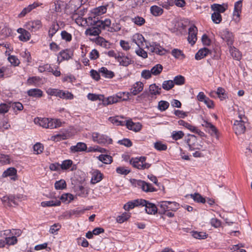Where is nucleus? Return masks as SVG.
<instances>
[{
  "label": "nucleus",
  "instance_id": "f257e3e1",
  "mask_svg": "<svg viewBox=\"0 0 252 252\" xmlns=\"http://www.w3.org/2000/svg\"><path fill=\"white\" fill-rule=\"evenodd\" d=\"M34 122L35 124L46 128H54L61 126V122L58 120H50L46 118L37 117L34 119Z\"/></svg>",
  "mask_w": 252,
  "mask_h": 252
},
{
  "label": "nucleus",
  "instance_id": "f03ea898",
  "mask_svg": "<svg viewBox=\"0 0 252 252\" xmlns=\"http://www.w3.org/2000/svg\"><path fill=\"white\" fill-rule=\"evenodd\" d=\"M159 207V214H165L167 211H176L179 207V204L176 202L161 201L158 205Z\"/></svg>",
  "mask_w": 252,
  "mask_h": 252
},
{
  "label": "nucleus",
  "instance_id": "7ed1b4c3",
  "mask_svg": "<svg viewBox=\"0 0 252 252\" xmlns=\"http://www.w3.org/2000/svg\"><path fill=\"white\" fill-rule=\"evenodd\" d=\"M186 141L190 151L200 150L203 147L201 140L194 135H189Z\"/></svg>",
  "mask_w": 252,
  "mask_h": 252
},
{
  "label": "nucleus",
  "instance_id": "20e7f679",
  "mask_svg": "<svg viewBox=\"0 0 252 252\" xmlns=\"http://www.w3.org/2000/svg\"><path fill=\"white\" fill-rule=\"evenodd\" d=\"M245 122L242 118L234 122L233 129L237 135H240L245 132L246 127L244 125Z\"/></svg>",
  "mask_w": 252,
  "mask_h": 252
},
{
  "label": "nucleus",
  "instance_id": "39448f33",
  "mask_svg": "<svg viewBox=\"0 0 252 252\" xmlns=\"http://www.w3.org/2000/svg\"><path fill=\"white\" fill-rule=\"evenodd\" d=\"M117 61L119 63L120 65L124 66H127L134 62L131 58L125 56V54L122 52L118 53Z\"/></svg>",
  "mask_w": 252,
  "mask_h": 252
},
{
  "label": "nucleus",
  "instance_id": "423d86ee",
  "mask_svg": "<svg viewBox=\"0 0 252 252\" xmlns=\"http://www.w3.org/2000/svg\"><path fill=\"white\" fill-rule=\"evenodd\" d=\"M221 38L225 41L227 45L231 46L233 44L234 41L233 35L232 32H230L227 29H225L220 32Z\"/></svg>",
  "mask_w": 252,
  "mask_h": 252
},
{
  "label": "nucleus",
  "instance_id": "0eeeda50",
  "mask_svg": "<svg viewBox=\"0 0 252 252\" xmlns=\"http://www.w3.org/2000/svg\"><path fill=\"white\" fill-rule=\"evenodd\" d=\"M73 55V52L69 50H63L59 53L58 56L57 62L59 63H60L64 60H68L72 58Z\"/></svg>",
  "mask_w": 252,
  "mask_h": 252
},
{
  "label": "nucleus",
  "instance_id": "6e6552de",
  "mask_svg": "<svg viewBox=\"0 0 252 252\" xmlns=\"http://www.w3.org/2000/svg\"><path fill=\"white\" fill-rule=\"evenodd\" d=\"M197 29L194 26H191L189 29L188 41L189 43L193 45L197 40Z\"/></svg>",
  "mask_w": 252,
  "mask_h": 252
},
{
  "label": "nucleus",
  "instance_id": "1a4fd4ad",
  "mask_svg": "<svg viewBox=\"0 0 252 252\" xmlns=\"http://www.w3.org/2000/svg\"><path fill=\"white\" fill-rule=\"evenodd\" d=\"M137 185L143 191L146 192H154L157 190L152 184L147 183L144 181H137Z\"/></svg>",
  "mask_w": 252,
  "mask_h": 252
},
{
  "label": "nucleus",
  "instance_id": "9d476101",
  "mask_svg": "<svg viewBox=\"0 0 252 252\" xmlns=\"http://www.w3.org/2000/svg\"><path fill=\"white\" fill-rule=\"evenodd\" d=\"M142 206L145 207V211L149 214H155L157 213L158 210L159 211V207L158 208L153 203H150L145 200V203H142Z\"/></svg>",
  "mask_w": 252,
  "mask_h": 252
},
{
  "label": "nucleus",
  "instance_id": "9b49d317",
  "mask_svg": "<svg viewBox=\"0 0 252 252\" xmlns=\"http://www.w3.org/2000/svg\"><path fill=\"white\" fill-rule=\"evenodd\" d=\"M41 22L39 20L29 22L26 25V28L32 32H35L41 28Z\"/></svg>",
  "mask_w": 252,
  "mask_h": 252
},
{
  "label": "nucleus",
  "instance_id": "f8f14e48",
  "mask_svg": "<svg viewBox=\"0 0 252 252\" xmlns=\"http://www.w3.org/2000/svg\"><path fill=\"white\" fill-rule=\"evenodd\" d=\"M143 202H145V199H138L134 200L132 201L128 202L124 206V208L125 210L128 211L130 209L134 208L136 206H141V204Z\"/></svg>",
  "mask_w": 252,
  "mask_h": 252
},
{
  "label": "nucleus",
  "instance_id": "ddd939ff",
  "mask_svg": "<svg viewBox=\"0 0 252 252\" xmlns=\"http://www.w3.org/2000/svg\"><path fill=\"white\" fill-rule=\"evenodd\" d=\"M150 51L159 55H163L166 53V50L161 47L159 44L153 43L150 47Z\"/></svg>",
  "mask_w": 252,
  "mask_h": 252
},
{
  "label": "nucleus",
  "instance_id": "4468645a",
  "mask_svg": "<svg viewBox=\"0 0 252 252\" xmlns=\"http://www.w3.org/2000/svg\"><path fill=\"white\" fill-rule=\"evenodd\" d=\"M126 126L128 129L135 132L139 131L142 128V125L140 123H133L131 120L126 121Z\"/></svg>",
  "mask_w": 252,
  "mask_h": 252
},
{
  "label": "nucleus",
  "instance_id": "2eb2a0df",
  "mask_svg": "<svg viewBox=\"0 0 252 252\" xmlns=\"http://www.w3.org/2000/svg\"><path fill=\"white\" fill-rule=\"evenodd\" d=\"M1 200L5 206H12L11 203L16 205H18L17 201H16V198L15 195H11L8 196H3L1 199Z\"/></svg>",
  "mask_w": 252,
  "mask_h": 252
},
{
  "label": "nucleus",
  "instance_id": "dca6fc26",
  "mask_svg": "<svg viewBox=\"0 0 252 252\" xmlns=\"http://www.w3.org/2000/svg\"><path fill=\"white\" fill-rule=\"evenodd\" d=\"M143 84L141 82H137L134 83L131 87L130 94H131L133 95H136L142 91L143 89Z\"/></svg>",
  "mask_w": 252,
  "mask_h": 252
},
{
  "label": "nucleus",
  "instance_id": "f3484780",
  "mask_svg": "<svg viewBox=\"0 0 252 252\" xmlns=\"http://www.w3.org/2000/svg\"><path fill=\"white\" fill-rule=\"evenodd\" d=\"M202 126L209 129V133L212 136H215L218 138V130L216 127L207 121H204Z\"/></svg>",
  "mask_w": 252,
  "mask_h": 252
},
{
  "label": "nucleus",
  "instance_id": "a211bd4d",
  "mask_svg": "<svg viewBox=\"0 0 252 252\" xmlns=\"http://www.w3.org/2000/svg\"><path fill=\"white\" fill-rule=\"evenodd\" d=\"M17 32L20 34L19 38L21 41L26 42L30 40L31 34L27 30L23 28H19L17 30Z\"/></svg>",
  "mask_w": 252,
  "mask_h": 252
},
{
  "label": "nucleus",
  "instance_id": "6ab92c4d",
  "mask_svg": "<svg viewBox=\"0 0 252 252\" xmlns=\"http://www.w3.org/2000/svg\"><path fill=\"white\" fill-rule=\"evenodd\" d=\"M131 40L132 42L135 43L139 47L143 46V42L145 41L143 36L138 33L133 35L131 37Z\"/></svg>",
  "mask_w": 252,
  "mask_h": 252
},
{
  "label": "nucleus",
  "instance_id": "aec40b11",
  "mask_svg": "<svg viewBox=\"0 0 252 252\" xmlns=\"http://www.w3.org/2000/svg\"><path fill=\"white\" fill-rule=\"evenodd\" d=\"M87 149V145L83 142H78L75 146H72L70 148L71 152L73 153L85 151Z\"/></svg>",
  "mask_w": 252,
  "mask_h": 252
},
{
  "label": "nucleus",
  "instance_id": "412c9836",
  "mask_svg": "<svg viewBox=\"0 0 252 252\" xmlns=\"http://www.w3.org/2000/svg\"><path fill=\"white\" fill-rule=\"evenodd\" d=\"M229 52L232 57L235 60L240 61L242 58L240 52L234 46H229Z\"/></svg>",
  "mask_w": 252,
  "mask_h": 252
},
{
  "label": "nucleus",
  "instance_id": "4be33fe9",
  "mask_svg": "<svg viewBox=\"0 0 252 252\" xmlns=\"http://www.w3.org/2000/svg\"><path fill=\"white\" fill-rule=\"evenodd\" d=\"M27 94L30 96L40 98L43 96V92L39 89H31L27 91Z\"/></svg>",
  "mask_w": 252,
  "mask_h": 252
},
{
  "label": "nucleus",
  "instance_id": "5701e85b",
  "mask_svg": "<svg viewBox=\"0 0 252 252\" xmlns=\"http://www.w3.org/2000/svg\"><path fill=\"white\" fill-rule=\"evenodd\" d=\"M210 51L207 48H203L199 50L195 55V59L196 60H200L205 57L208 54L210 53Z\"/></svg>",
  "mask_w": 252,
  "mask_h": 252
},
{
  "label": "nucleus",
  "instance_id": "b1692460",
  "mask_svg": "<svg viewBox=\"0 0 252 252\" xmlns=\"http://www.w3.org/2000/svg\"><path fill=\"white\" fill-rule=\"evenodd\" d=\"M101 29L97 26L93 27L87 29L85 31V34L91 36H97L99 34Z\"/></svg>",
  "mask_w": 252,
  "mask_h": 252
},
{
  "label": "nucleus",
  "instance_id": "393cba45",
  "mask_svg": "<svg viewBox=\"0 0 252 252\" xmlns=\"http://www.w3.org/2000/svg\"><path fill=\"white\" fill-rule=\"evenodd\" d=\"M86 21L87 23L86 26L87 25L88 26H97L98 27V25L102 24V22L100 21V20H98V18H96L95 16L94 17H89L86 18Z\"/></svg>",
  "mask_w": 252,
  "mask_h": 252
},
{
  "label": "nucleus",
  "instance_id": "a878e982",
  "mask_svg": "<svg viewBox=\"0 0 252 252\" xmlns=\"http://www.w3.org/2000/svg\"><path fill=\"white\" fill-rule=\"evenodd\" d=\"M99 72L101 76L107 78H112L114 76V73L113 71L109 70L105 67H102L99 69Z\"/></svg>",
  "mask_w": 252,
  "mask_h": 252
},
{
  "label": "nucleus",
  "instance_id": "bb28decb",
  "mask_svg": "<svg viewBox=\"0 0 252 252\" xmlns=\"http://www.w3.org/2000/svg\"><path fill=\"white\" fill-rule=\"evenodd\" d=\"M107 6H100L98 7L94 8L92 10V14L95 16H99L106 12Z\"/></svg>",
  "mask_w": 252,
  "mask_h": 252
},
{
  "label": "nucleus",
  "instance_id": "cd10ccee",
  "mask_svg": "<svg viewBox=\"0 0 252 252\" xmlns=\"http://www.w3.org/2000/svg\"><path fill=\"white\" fill-rule=\"evenodd\" d=\"M112 139L108 136L104 134H101L98 140V144H111L112 143Z\"/></svg>",
  "mask_w": 252,
  "mask_h": 252
},
{
  "label": "nucleus",
  "instance_id": "c85d7f7f",
  "mask_svg": "<svg viewBox=\"0 0 252 252\" xmlns=\"http://www.w3.org/2000/svg\"><path fill=\"white\" fill-rule=\"evenodd\" d=\"M60 200L56 199H53L50 201H43L41 202V205L42 207H50V206H58L60 205Z\"/></svg>",
  "mask_w": 252,
  "mask_h": 252
},
{
  "label": "nucleus",
  "instance_id": "c756f323",
  "mask_svg": "<svg viewBox=\"0 0 252 252\" xmlns=\"http://www.w3.org/2000/svg\"><path fill=\"white\" fill-rule=\"evenodd\" d=\"M211 8L214 12L220 14L224 12L226 9V6L224 7V5H221L217 3H214L211 5Z\"/></svg>",
  "mask_w": 252,
  "mask_h": 252
},
{
  "label": "nucleus",
  "instance_id": "7c9ffc66",
  "mask_svg": "<svg viewBox=\"0 0 252 252\" xmlns=\"http://www.w3.org/2000/svg\"><path fill=\"white\" fill-rule=\"evenodd\" d=\"M150 11L154 16H159L163 13V10L160 7L153 5L150 7Z\"/></svg>",
  "mask_w": 252,
  "mask_h": 252
},
{
  "label": "nucleus",
  "instance_id": "2f4dec72",
  "mask_svg": "<svg viewBox=\"0 0 252 252\" xmlns=\"http://www.w3.org/2000/svg\"><path fill=\"white\" fill-rule=\"evenodd\" d=\"M212 93H216L220 100H223L227 98L226 91L222 87L218 88L216 92H213Z\"/></svg>",
  "mask_w": 252,
  "mask_h": 252
},
{
  "label": "nucleus",
  "instance_id": "473e14b6",
  "mask_svg": "<svg viewBox=\"0 0 252 252\" xmlns=\"http://www.w3.org/2000/svg\"><path fill=\"white\" fill-rule=\"evenodd\" d=\"M75 191L76 195L81 197H86L88 194L87 190L82 186L75 187Z\"/></svg>",
  "mask_w": 252,
  "mask_h": 252
},
{
  "label": "nucleus",
  "instance_id": "72a5a7b5",
  "mask_svg": "<svg viewBox=\"0 0 252 252\" xmlns=\"http://www.w3.org/2000/svg\"><path fill=\"white\" fill-rule=\"evenodd\" d=\"M161 88L156 84H152L149 87V91L151 95H156L160 94Z\"/></svg>",
  "mask_w": 252,
  "mask_h": 252
},
{
  "label": "nucleus",
  "instance_id": "f704fd0d",
  "mask_svg": "<svg viewBox=\"0 0 252 252\" xmlns=\"http://www.w3.org/2000/svg\"><path fill=\"white\" fill-rule=\"evenodd\" d=\"M98 159L105 164H110L113 161L112 157L108 155H100Z\"/></svg>",
  "mask_w": 252,
  "mask_h": 252
},
{
  "label": "nucleus",
  "instance_id": "c9c22d12",
  "mask_svg": "<svg viewBox=\"0 0 252 252\" xmlns=\"http://www.w3.org/2000/svg\"><path fill=\"white\" fill-rule=\"evenodd\" d=\"M171 54L176 59H183L185 58V55L183 51L178 49H173L171 51Z\"/></svg>",
  "mask_w": 252,
  "mask_h": 252
},
{
  "label": "nucleus",
  "instance_id": "e433bc0d",
  "mask_svg": "<svg viewBox=\"0 0 252 252\" xmlns=\"http://www.w3.org/2000/svg\"><path fill=\"white\" fill-rule=\"evenodd\" d=\"M17 170L14 167H10L5 170L2 173L3 177L16 175Z\"/></svg>",
  "mask_w": 252,
  "mask_h": 252
},
{
  "label": "nucleus",
  "instance_id": "4c0bfd02",
  "mask_svg": "<svg viewBox=\"0 0 252 252\" xmlns=\"http://www.w3.org/2000/svg\"><path fill=\"white\" fill-rule=\"evenodd\" d=\"M59 29V25H58V24L57 23L54 22L52 24V25L49 30V32H48L49 36L50 37H52L56 33V32L58 31Z\"/></svg>",
  "mask_w": 252,
  "mask_h": 252
},
{
  "label": "nucleus",
  "instance_id": "58836bf2",
  "mask_svg": "<svg viewBox=\"0 0 252 252\" xmlns=\"http://www.w3.org/2000/svg\"><path fill=\"white\" fill-rule=\"evenodd\" d=\"M102 179V174L99 172L98 171H96L94 172L92 179H91V182L93 184H95L100 181H101Z\"/></svg>",
  "mask_w": 252,
  "mask_h": 252
},
{
  "label": "nucleus",
  "instance_id": "ea45409f",
  "mask_svg": "<svg viewBox=\"0 0 252 252\" xmlns=\"http://www.w3.org/2000/svg\"><path fill=\"white\" fill-rule=\"evenodd\" d=\"M174 86V83L172 80H166L163 82L162 88L166 91H169Z\"/></svg>",
  "mask_w": 252,
  "mask_h": 252
},
{
  "label": "nucleus",
  "instance_id": "a19ab883",
  "mask_svg": "<svg viewBox=\"0 0 252 252\" xmlns=\"http://www.w3.org/2000/svg\"><path fill=\"white\" fill-rule=\"evenodd\" d=\"M173 81L174 83V85H176L181 86L185 84V78L183 76L179 75L174 77Z\"/></svg>",
  "mask_w": 252,
  "mask_h": 252
},
{
  "label": "nucleus",
  "instance_id": "79ce46f5",
  "mask_svg": "<svg viewBox=\"0 0 252 252\" xmlns=\"http://www.w3.org/2000/svg\"><path fill=\"white\" fill-rule=\"evenodd\" d=\"M119 97L117 96H110L108 97L106 99H103V103L104 105H109L111 104H113L116 102H117L119 101Z\"/></svg>",
  "mask_w": 252,
  "mask_h": 252
},
{
  "label": "nucleus",
  "instance_id": "37998d69",
  "mask_svg": "<svg viewBox=\"0 0 252 252\" xmlns=\"http://www.w3.org/2000/svg\"><path fill=\"white\" fill-rule=\"evenodd\" d=\"M163 67L160 64H157L155 65L151 69V71L152 74L154 75H158L162 71Z\"/></svg>",
  "mask_w": 252,
  "mask_h": 252
},
{
  "label": "nucleus",
  "instance_id": "c03bdc74",
  "mask_svg": "<svg viewBox=\"0 0 252 252\" xmlns=\"http://www.w3.org/2000/svg\"><path fill=\"white\" fill-rule=\"evenodd\" d=\"M191 196L194 201L196 202L204 203L206 201L205 198L198 193L192 194Z\"/></svg>",
  "mask_w": 252,
  "mask_h": 252
},
{
  "label": "nucleus",
  "instance_id": "a18cd8bd",
  "mask_svg": "<svg viewBox=\"0 0 252 252\" xmlns=\"http://www.w3.org/2000/svg\"><path fill=\"white\" fill-rule=\"evenodd\" d=\"M87 97L89 99L92 100V101H95L96 100H102L104 99V97L103 95L101 94H91L89 93Z\"/></svg>",
  "mask_w": 252,
  "mask_h": 252
},
{
  "label": "nucleus",
  "instance_id": "49530a36",
  "mask_svg": "<svg viewBox=\"0 0 252 252\" xmlns=\"http://www.w3.org/2000/svg\"><path fill=\"white\" fill-rule=\"evenodd\" d=\"M66 184L64 180L57 181L55 183V188L57 189H63L66 188Z\"/></svg>",
  "mask_w": 252,
  "mask_h": 252
},
{
  "label": "nucleus",
  "instance_id": "de8ad7c7",
  "mask_svg": "<svg viewBox=\"0 0 252 252\" xmlns=\"http://www.w3.org/2000/svg\"><path fill=\"white\" fill-rule=\"evenodd\" d=\"M59 94V97L63 99H72L73 98V95L69 92L60 91Z\"/></svg>",
  "mask_w": 252,
  "mask_h": 252
},
{
  "label": "nucleus",
  "instance_id": "09e8293b",
  "mask_svg": "<svg viewBox=\"0 0 252 252\" xmlns=\"http://www.w3.org/2000/svg\"><path fill=\"white\" fill-rule=\"evenodd\" d=\"M169 106V103L166 101L160 100L158 102V109L160 111L166 110Z\"/></svg>",
  "mask_w": 252,
  "mask_h": 252
},
{
  "label": "nucleus",
  "instance_id": "8fccbe9b",
  "mask_svg": "<svg viewBox=\"0 0 252 252\" xmlns=\"http://www.w3.org/2000/svg\"><path fill=\"white\" fill-rule=\"evenodd\" d=\"M211 19L213 22L215 24H219L222 20L220 14L214 12L212 14Z\"/></svg>",
  "mask_w": 252,
  "mask_h": 252
},
{
  "label": "nucleus",
  "instance_id": "3c124183",
  "mask_svg": "<svg viewBox=\"0 0 252 252\" xmlns=\"http://www.w3.org/2000/svg\"><path fill=\"white\" fill-rule=\"evenodd\" d=\"M154 148L158 151H165L167 148V145L162 143L161 141H157L154 143Z\"/></svg>",
  "mask_w": 252,
  "mask_h": 252
},
{
  "label": "nucleus",
  "instance_id": "603ef678",
  "mask_svg": "<svg viewBox=\"0 0 252 252\" xmlns=\"http://www.w3.org/2000/svg\"><path fill=\"white\" fill-rule=\"evenodd\" d=\"M192 236L196 239H204L207 237V235L204 232L192 231Z\"/></svg>",
  "mask_w": 252,
  "mask_h": 252
},
{
  "label": "nucleus",
  "instance_id": "864d4df0",
  "mask_svg": "<svg viewBox=\"0 0 252 252\" xmlns=\"http://www.w3.org/2000/svg\"><path fill=\"white\" fill-rule=\"evenodd\" d=\"M130 217V215L127 213H124L121 215L117 217V221L120 223H122L126 221Z\"/></svg>",
  "mask_w": 252,
  "mask_h": 252
},
{
  "label": "nucleus",
  "instance_id": "5fc2aeb1",
  "mask_svg": "<svg viewBox=\"0 0 252 252\" xmlns=\"http://www.w3.org/2000/svg\"><path fill=\"white\" fill-rule=\"evenodd\" d=\"M73 199V196L72 194L69 193L63 194L60 197V200L63 202L67 203L70 202Z\"/></svg>",
  "mask_w": 252,
  "mask_h": 252
},
{
  "label": "nucleus",
  "instance_id": "6e6d98bb",
  "mask_svg": "<svg viewBox=\"0 0 252 252\" xmlns=\"http://www.w3.org/2000/svg\"><path fill=\"white\" fill-rule=\"evenodd\" d=\"M72 163V161L70 159L63 160L61 165V168L63 170H67L71 166Z\"/></svg>",
  "mask_w": 252,
  "mask_h": 252
},
{
  "label": "nucleus",
  "instance_id": "4d7b16f0",
  "mask_svg": "<svg viewBox=\"0 0 252 252\" xmlns=\"http://www.w3.org/2000/svg\"><path fill=\"white\" fill-rule=\"evenodd\" d=\"M184 133L182 131H173L172 134V138L175 140H177L183 138Z\"/></svg>",
  "mask_w": 252,
  "mask_h": 252
},
{
  "label": "nucleus",
  "instance_id": "13d9d810",
  "mask_svg": "<svg viewBox=\"0 0 252 252\" xmlns=\"http://www.w3.org/2000/svg\"><path fill=\"white\" fill-rule=\"evenodd\" d=\"M178 124L180 126H182L186 128H187L188 129L190 130L191 131L193 132V130H195V127L191 125L189 123L185 122L183 120H179L178 121Z\"/></svg>",
  "mask_w": 252,
  "mask_h": 252
},
{
  "label": "nucleus",
  "instance_id": "bf43d9fd",
  "mask_svg": "<svg viewBox=\"0 0 252 252\" xmlns=\"http://www.w3.org/2000/svg\"><path fill=\"white\" fill-rule=\"evenodd\" d=\"M130 164L132 165V166L135 168H138V169H142L143 164H142L139 160H138V158H132L130 161Z\"/></svg>",
  "mask_w": 252,
  "mask_h": 252
},
{
  "label": "nucleus",
  "instance_id": "052dcab7",
  "mask_svg": "<svg viewBox=\"0 0 252 252\" xmlns=\"http://www.w3.org/2000/svg\"><path fill=\"white\" fill-rule=\"evenodd\" d=\"M62 38L66 42H70L72 40V35L66 31H63L61 33Z\"/></svg>",
  "mask_w": 252,
  "mask_h": 252
},
{
  "label": "nucleus",
  "instance_id": "680f3d73",
  "mask_svg": "<svg viewBox=\"0 0 252 252\" xmlns=\"http://www.w3.org/2000/svg\"><path fill=\"white\" fill-rule=\"evenodd\" d=\"M10 107H11L14 111H21L23 109L22 104L19 102H15L10 104Z\"/></svg>",
  "mask_w": 252,
  "mask_h": 252
},
{
  "label": "nucleus",
  "instance_id": "e2e57ef3",
  "mask_svg": "<svg viewBox=\"0 0 252 252\" xmlns=\"http://www.w3.org/2000/svg\"><path fill=\"white\" fill-rule=\"evenodd\" d=\"M5 244L8 245H13L17 243V239L16 237L12 236L5 238Z\"/></svg>",
  "mask_w": 252,
  "mask_h": 252
},
{
  "label": "nucleus",
  "instance_id": "0e129e2a",
  "mask_svg": "<svg viewBox=\"0 0 252 252\" xmlns=\"http://www.w3.org/2000/svg\"><path fill=\"white\" fill-rule=\"evenodd\" d=\"M118 143L126 147H130L132 145V142L128 138H124L122 140H119Z\"/></svg>",
  "mask_w": 252,
  "mask_h": 252
},
{
  "label": "nucleus",
  "instance_id": "69168bd1",
  "mask_svg": "<svg viewBox=\"0 0 252 252\" xmlns=\"http://www.w3.org/2000/svg\"><path fill=\"white\" fill-rule=\"evenodd\" d=\"M8 60L11 64L14 66H17L20 63L18 59L15 56L10 55L8 57Z\"/></svg>",
  "mask_w": 252,
  "mask_h": 252
},
{
  "label": "nucleus",
  "instance_id": "338daca9",
  "mask_svg": "<svg viewBox=\"0 0 252 252\" xmlns=\"http://www.w3.org/2000/svg\"><path fill=\"white\" fill-rule=\"evenodd\" d=\"M10 158L8 155L0 154V163L1 164H5L10 163Z\"/></svg>",
  "mask_w": 252,
  "mask_h": 252
},
{
  "label": "nucleus",
  "instance_id": "774afa93",
  "mask_svg": "<svg viewBox=\"0 0 252 252\" xmlns=\"http://www.w3.org/2000/svg\"><path fill=\"white\" fill-rule=\"evenodd\" d=\"M33 151L34 152V153L36 154H39L41 153L43 150V145L39 143H37L35 144L33 146Z\"/></svg>",
  "mask_w": 252,
  "mask_h": 252
}]
</instances>
